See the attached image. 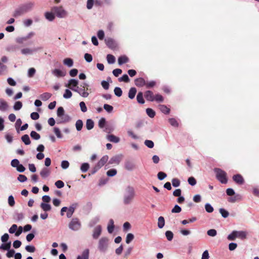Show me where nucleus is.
Here are the masks:
<instances>
[{
	"label": "nucleus",
	"mask_w": 259,
	"mask_h": 259,
	"mask_svg": "<svg viewBox=\"0 0 259 259\" xmlns=\"http://www.w3.org/2000/svg\"><path fill=\"white\" fill-rule=\"evenodd\" d=\"M136 195L134 188L131 186H127L125 189L123 201L124 204H130Z\"/></svg>",
	"instance_id": "1"
},
{
	"label": "nucleus",
	"mask_w": 259,
	"mask_h": 259,
	"mask_svg": "<svg viewBox=\"0 0 259 259\" xmlns=\"http://www.w3.org/2000/svg\"><path fill=\"white\" fill-rule=\"evenodd\" d=\"M109 240L106 237H101L98 241V248L100 252H105L109 246Z\"/></svg>",
	"instance_id": "2"
},
{
	"label": "nucleus",
	"mask_w": 259,
	"mask_h": 259,
	"mask_svg": "<svg viewBox=\"0 0 259 259\" xmlns=\"http://www.w3.org/2000/svg\"><path fill=\"white\" fill-rule=\"evenodd\" d=\"M228 201L231 203H235L241 200L242 196L239 194H235L233 189L228 188Z\"/></svg>",
	"instance_id": "3"
},
{
	"label": "nucleus",
	"mask_w": 259,
	"mask_h": 259,
	"mask_svg": "<svg viewBox=\"0 0 259 259\" xmlns=\"http://www.w3.org/2000/svg\"><path fill=\"white\" fill-rule=\"evenodd\" d=\"M51 11L56 16L60 18H65L67 15V12L62 6H55L51 8Z\"/></svg>",
	"instance_id": "4"
},
{
	"label": "nucleus",
	"mask_w": 259,
	"mask_h": 259,
	"mask_svg": "<svg viewBox=\"0 0 259 259\" xmlns=\"http://www.w3.org/2000/svg\"><path fill=\"white\" fill-rule=\"evenodd\" d=\"M214 171L216 175L217 179L223 184L227 183L226 174L225 171L222 169L215 168L214 169Z\"/></svg>",
	"instance_id": "5"
},
{
	"label": "nucleus",
	"mask_w": 259,
	"mask_h": 259,
	"mask_svg": "<svg viewBox=\"0 0 259 259\" xmlns=\"http://www.w3.org/2000/svg\"><path fill=\"white\" fill-rule=\"evenodd\" d=\"M81 226V222L77 218H73L68 224L69 228L74 231H78Z\"/></svg>",
	"instance_id": "6"
},
{
	"label": "nucleus",
	"mask_w": 259,
	"mask_h": 259,
	"mask_svg": "<svg viewBox=\"0 0 259 259\" xmlns=\"http://www.w3.org/2000/svg\"><path fill=\"white\" fill-rule=\"evenodd\" d=\"M57 116L61 118L60 120H57V123H61L64 122L68 121V117L67 116H64V110L62 107H60L57 109Z\"/></svg>",
	"instance_id": "7"
},
{
	"label": "nucleus",
	"mask_w": 259,
	"mask_h": 259,
	"mask_svg": "<svg viewBox=\"0 0 259 259\" xmlns=\"http://www.w3.org/2000/svg\"><path fill=\"white\" fill-rule=\"evenodd\" d=\"M34 35V32H30L26 36L17 38L16 39V41L18 44H22L25 41H27L28 39L31 38Z\"/></svg>",
	"instance_id": "8"
},
{
	"label": "nucleus",
	"mask_w": 259,
	"mask_h": 259,
	"mask_svg": "<svg viewBox=\"0 0 259 259\" xmlns=\"http://www.w3.org/2000/svg\"><path fill=\"white\" fill-rule=\"evenodd\" d=\"M122 157L123 156L121 154L114 156L110 159L108 163V164H114L118 165L120 162L121 160L122 159Z\"/></svg>",
	"instance_id": "9"
},
{
	"label": "nucleus",
	"mask_w": 259,
	"mask_h": 259,
	"mask_svg": "<svg viewBox=\"0 0 259 259\" xmlns=\"http://www.w3.org/2000/svg\"><path fill=\"white\" fill-rule=\"evenodd\" d=\"M9 109L8 103L3 98H0V111L6 112Z\"/></svg>",
	"instance_id": "10"
},
{
	"label": "nucleus",
	"mask_w": 259,
	"mask_h": 259,
	"mask_svg": "<svg viewBox=\"0 0 259 259\" xmlns=\"http://www.w3.org/2000/svg\"><path fill=\"white\" fill-rule=\"evenodd\" d=\"M78 81L77 79H70L68 81V84H66L65 86L68 87L72 91H74L75 88H79L78 87Z\"/></svg>",
	"instance_id": "11"
},
{
	"label": "nucleus",
	"mask_w": 259,
	"mask_h": 259,
	"mask_svg": "<svg viewBox=\"0 0 259 259\" xmlns=\"http://www.w3.org/2000/svg\"><path fill=\"white\" fill-rule=\"evenodd\" d=\"M39 48L35 49H30L29 48H24L21 50V53L23 55H32L34 52L37 51Z\"/></svg>",
	"instance_id": "12"
},
{
	"label": "nucleus",
	"mask_w": 259,
	"mask_h": 259,
	"mask_svg": "<svg viewBox=\"0 0 259 259\" xmlns=\"http://www.w3.org/2000/svg\"><path fill=\"white\" fill-rule=\"evenodd\" d=\"M102 233V227L100 225L96 226L93 230L92 236L95 239H98Z\"/></svg>",
	"instance_id": "13"
},
{
	"label": "nucleus",
	"mask_w": 259,
	"mask_h": 259,
	"mask_svg": "<svg viewBox=\"0 0 259 259\" xmlns=\"http://www.w3.org/2000/svg\"><path fill=\"white\" fill-rule=\"evenodd\" d=\"M34 6L33 2H28L21 6L25 13L31 11Z\"/></svg>",
	"instance_id": "14"
},
{
	"label": "nucleus",
	"mask_w": 259,
	"mask_h": 259,
	"mask_svg": "<svg viewBox=\"0 0 259 259\" xmlns=\"http://www.w3.org/2000/svg\"><path fill=\"white\" fill-rule=\"evenodd\" d=\"M233 180L238 185H241L244 183L243 177L240 174L235 175L233 176Z\"/></svg>",
	"instance_id": "15"
},
{
	"label": "nucleus",
	"mask_w": 259,
	"mask_h": 259,
	"mask_svg": "<svg viewBox=\"0 0 259 259\" xmlns=\"http://www.w3.org/2000/svg\"><path fill=\"white\" fill-rule=\"evenodd\" d=\"M78 204L76 203L72 204L69 208H67V217L70 218L72 217L75 208L77 207Z\"/></svg>",
	"instance_id": "16"
},
{
	"label": "nucleus",
	"mask_w": 259,
	"mask_h": 259,
	"mask_svg": "<svg viewBox=\"0 0 259 259\" xmlns=\"http://www.w3.org/2000/svg\"><path fill=\"white\" fill-rule=\"evenodd\" d=\"M108 159L109 157L108 155H104L100 159V160L98 162V163L96 165L98 167L101 168L108 161Z\"/></svg>",
	"instance_id": "17"
},
{
	"label": "nucleus",
	"mask_w": 259,
	"mask_h": 259,
	"mask_svg": "<svg viewBox=\"0 0 259 259\" xmlns=\"http://www.w3.org/2000/svg\"><path fill=\"white\" fill-rule=\"evenodd\" d=\"M74 92L78 93L80 96L84 98H86L89 95V93L87 91H85V89L83 88H75Z\"/></svg>",
	"instance_id": "18"
},
{
	"label": "nucleus",
	"mask_w": 259,
	"mask_h": 259,
	"mask_svg": "<svg viewBox=\"0 0 259 259\" xmlns=\"http://www.w3.org/2000/svg\"><path fill=\"white\" fill-rule=\"evenodd\" d=\"M106 45L110 49H114L116 47L115 41L111 38H108L105 40Z\"/></svg>",
	"instance_id": "19"
},
{
	"label": "nucleus",
	"mask_w": 259,
	"mask_h": 259,
	"mask_svg": "<svg viewBox=\"0 0 259 259\" xmlns=\"http://www.w3.org/2000/svg\"><path fill=\"white\" fill-rule=\"evenodd\" d=\"M106 138L109 141L114 143H118L120 141V138L113 135H108Z\"/></svg>",
	"instance_id": "20"
},
{
	"label": "nucleus",
	"mask_w": 259,
	"mask_h": 259,
	"mask_svg": "<svg viewBox=\"0 0 259 259\" xmlns=\"http://www.w3.org/2000/svg\"><path fill=\"white\" fill-rule=\"evenodd\" d=\"M45 17L49 21H53L55 18V15L53 12H46L45 13Z\"/></svg>",
	"instance_id": "21"
},
{
	"label": "nucleus",
	"mask_w": 259,
	"mask_h": 259,
	"mask_svg": "<svg viewBox=\"0 0 259 259\" xmlns=\"http://www.w3.org/2000/svg\"><path fill=\"white\" fill-rule=\"evenodd\" d=\"M52 73L53 75H54L55 76L57 77H63L66 74V73L65 72H63L58 69H55L54 70H53Z\"/></svg>",
	"instance_id": "22"
},
{
	"label": "nucleus",
	"mask_w": 259,
	"mask_h": 259,
	"mask_svg": "<svg viewBox=\"0 0 259 259\" xmlns=\"http://www.w3.org/2000/svg\"><path fill=\"white\" fill-rule=\"evenodd\" d=\"M89 249H84L81 255H78L77 259H89Z\"/></svg>",
	"instance_id": "23"
},
{
	"label": "nucleus",
	"mask_w": 259,
	"mask_h": 259,
	"mask_svg": "<svg viewBox=\"0 0 259 259\" xmlns=\"http://www.w3.org/2000/svg\"><path fill=\"white\" fill-rule=\"evenodd\" d=\"M145 98L147 100L149 101H154V96L153 93L150 91H147L145 94Z\"/></svg>",
	"instance_id": "24"
},
{
	"label": "nucleus",
	"mask_w": 259,
	"mask_h": 259,
	"mask_svg": "<svg viewBox=\"0 0 259 259\" xmlns=\"http://www.w3.org/2000/svg\"><path fill=\"white\" fill-rule=\"evenodd\" d=\"M247 233L246 231H236V235L237 238L241 239L242 240L245 239L246 238Z\"/></svg>",
	"instance_id": "25"
},
{
	"label": "nucleus",
	"mask_w": 259,
	"mask_h": 259,
	"mask_svg": "<svg viewBox=\"0 0 259 259\" xmlns=\"http://www.w3.org/2000/svg\"><path fill=\"white\" fill-rule=\"evenodd\" d=\"M128 62V58L126 56H120L118 59V63L119 65Z\"/></svg>",
	"instance_id": "26"
},
{
	"label": "nucleus",
	"mask_w": 259,
	"mask_h": 259,
	"mask_svg": "<svg viewBox=\"0 0 259 259\" xmlns=\"http://www.w3.org/2000/svg\"><path fill=\"white\" fill-rule=\"evenodd\" d=\"M50 174V170L47 168H44L40 172L41 177L43 178L48 177Z\"/></svg>",
	"instance_id": "27"
},
{
	"label": "nucleus",
	"mask_w": 259,
	"mask_h": 259,
	"mask_svg": "<svg viewBox=\"0 0 259 259\" xmlns=\"http://www.w3.org/2000/svg\"><path fill=\"white\" fill-rule=\"evenodd\" d=\"M85 126L88 130H91L94 126V122L91 119H88L86 121Z\"/></svg>",
	"instance_id": "28"
},
{
	"label": "nucleus",
	"mask_w": 259,
	"mask_h": 259,
	"mask_svg": "<svg viewBox=\"0 0 259 259\" xmlns=\"http://www.w3.org/2000/svg\"><path fill=\"white\" fill-rule=\"evenodd\" d=\"M135 82V84L138 87H143L146 84V82L143 78H137Z\"/></svg>",
	"instance_id": "29"
},
{
	"label": "nucleus",
	"mask_w": 259,
	"mask_h": 259,
	"mask_svg": "<svg viewBox=\"0 0 259 259\" xmlns=\"http://www.w3.org/2000/svg\"><path fill=\"white\" fill-rule=\"evenodd\" d=\"M24 14H25L24 12H23L22 8L20 7L14 11L13 13V16L15 17H17L23 15Z\"/></svg>",
	"instance_id": "30"
},
{
	"label": "nucleus",
	"mask_w": 259,
	"mask_h": 259,
	"mask_svg": "<svg viewBox=\"0 0 259 259\" xmlns=\"http://www.w3.org/2000/svg\"><path fill=\"white\" fill-rule=\"evenodd\" d=\"M114 228V221L112 219H110L107 226L108 232L110 234L112 233L113 232Z\"/></svg>",
	"instance_id": "31"
},
{
	"label": "nucleus",
	"mask_w": 259,
	"mask_h": 259,
	"mask_svg": "<svg viewBox=\"0 0 259 259\" xmlns=\"http://www.w3.org/2000/svg\"><path fill=\"white\" fill-rule=\"evenodd\" d=\"M136 93H137V90L135 88H131L128 92V98L131 99H134L135 97Z\"/></svg>",
	"instance_id": "32"
},
{
	"label": "nucleus",
	"mask_w": 259,
	"mask_h": 259,
	"mask_svg": "<svg viewBox=\"0 0 259 259\" xmlns=\"http://www.w3.org/2000/svg\"><path fill=\"white\" fill-rule=\"evenodd\" d=\"M63 64L68 67H71L73 65V61L72 59L67 58L64 59Z\"/></svg>",
	"instance_id": "33"
},
{
	"label": "nucleus",
	"mask_w": 259,
	"mask_h": 259,
	"mask_svg": "<svg viewBox=\"0 0 259 259\" xmlns=\"http://www.w3.org/2000/svg\"><path fill=\"white\" fill-rule=\"evenodd\" d=\"M40 207L45 211H50L51 209V206L50 204L44 202L40 204Z\"/></svg>",
	"instance_id": "34"
},
{
	"label": "nucleus",
	"mask_w": 259,
	"mask_h": 259,
	"mask_svg": "<svg viewBox=\"0 0 259 259\" xmlns=\"http://www.w3.org/2000/svg\"><path fill=\"white\" fill-rule=\"evenodd\" d=\"M51 96L52 94L51 93L46 92L40 95V98L42 101H47L48 99H49L51 97Z\"/></svg>",
	"instance_id": "35"
},
{
	"label": "nucleus",
	"mask_w": 259,
	"mask_h": 259,
	"mask_svg": "<svg viewBox=\"0 0 259 259\" xmlns=\"http://www.w3.org/2000/svg\"><path fill=\"white\" fill-rule=\"evenodd\" d=\"M160 110L164 114H168L170 111L169 108L167 107L165 105H159Z\"/></svg>",
	"instance_id": "36"
},
{
	"label": "nucleus",
	"mask_w": 259,
	"mask_h": 259,
	"mask_svg": "<svg viewBox=\"0 0 259 259\" xmlns=\"http://www.w3.org/2000/svg\"><path fill=\"white\" fill-rule=\"evenodd\" d=\"M165 225L164 219L163 217H159L158 219V227L159 228H162Z\"/></svg>",
	"instance_id": "37"
},
{
	"label": "nucleus",
	"mask_w": 259,
	"mask_h": 259,
	"mask_svg": "<svg viewBox=\"0 0 259 259\" xmlns=\"http://www.w3.org/2000/svg\"><path fill=\"white\" fill-rule=\"evenodd\" d=\"M135 167L134 164L131 161H126L125 163V168L128 170H132Z\"/></svg>",
	"instance_id": "38"
},
{
	"label": "nucleus",
	"mask_w": 259,
	"mask_h": 259,
	"mask_svg": "<svg viewBox=\"0 0 259 259\" xmlns=\"http://www.w3.org/2000/svg\"><path fill=\"white\" fill-rule=\"evenodd\" d=\"M22 141L26 145H29L31 143L30 138L28 135H24L21 137Z\"/></svg>",
	"instance_id": "39"
},
{
	"label": "nucleus",
	"mask_w": 259,
	"mask_h": 259,
	"mask_svg": "<svg viewBox=\"0 0 259 259\" xmlns=\"http://www.w3.org/2000/svg\"><path fill=\"white\" fill-rule=\"evenodd\" d=\"M18 47L17 45H12L8 46L6 48V50L9 52H14L17 50Z\"/></svg>",
	"instance_id": "40"
},
{
	"label": "nucleus",
	"mask_w": 259,
	"mask_h": 259,
	"mask_svg": "<svg viewBox=\"0 0 259 259\" xmlns=\"http://www.w3.org/2000/svg\"><path fill=\"white\" fill-rule=\"evenodd\" d=\"M90 168V165L88 163H83L80 166V170L82 172H87Z\"/></svg>",
	"instance_id": "41"
},
{
	"label": "nucleus",
	"mask_w": 259,
	"mask_h": 259,
	"mask_svg": "<svg viewBox=\"0 0 259 259\" xmlns=\"http://www.w3.org/2000/svg\"><path fill=\"white\" fill-rule=\"evenodd\" d=\"M83 122L80 119H78L76 121L75 127L77 131H80L82 128Z\"/></svg>",
	"instance_id": "42"
},
{
	"label": "nucleus",
	"mask_w": 259,
	"mask_h": 259,
	"mask_svg": "<svg viewBox=\"0 0 259 259\" xmlns=\"http://www.w3.org/2000/svg\"><path fill=\"white\" fill-rule=\"evenodd\" d=\"M11 246V242H9L8 243H6L5 244H2L0 246V249H3L5 250H9L10 249Z\"/></svg>",
	"instance_id": "43"
},
{
	"label": "nucleus",
	"mask_w": 259,
	"mask_h": 259,
	"mask_svg": "<svg viewBox=\"0 0 259 259\" xmlns=\"http://www.w3.org/2000/svg\"><path fill=\"white\" fill-rule=\"evenodd\" d=\"M137 100L138 103L140 104L144 103V100L143 99V95L142 92L138 93L137 96Z\"/></svg>",
	"instance_id": "44"
},
{
	"label": "nucleus",
	"mask_w": 259,
	"mask_h": 259,
	"mask_svg": "<svg viewBox=\"0 0 259 259\" xmlns=\"http://www.w3.org/2000/svg\"><path fill=\"white\" fill-rule=\"evenodd\" d=\"M237 238L236 231H233L228 236V239L231 241L235 240Z\"/></svg>",
	"instance_id": "45"
},
{
	"label": "nucleus",
	"mask_w": 259,
	"mask_h": 259,
	"mask_svg": "<svg viewBox=\"0 0 259 259\" xmlns=\"http://www.w3.org/2000/svg\"><path fill=\"white\" fill-rule=\"evenodd\" d=\"M23 218L24 215L22 213H16L14 215V219L17 221H21Z\"/></svg>",
	"instance_id": "46"
},
{
	"label": "nucleus",
	"mask_w": 259,
	"mask_h": 259,
	"mask_svg": "<svg viewBox=\"0 0 259 259\" xmlns=\"http://www.w3.org/2000/svg\"><path fill=\"white\" fill-rule=\"evenodd\" d=\"M107 60L109 64H113L115 61V58L112 55L108 54L107 56Z\"/></svg>",
	"instance_id": "47"
},
{
	"label": "nucleus",
	"mask_w": 259,
	"mask_h": 259,
	"mask_svg": "<svg viewBox=\"0 0 259 259\" xmlns=\"http://www.w3.org/2000/svg\"><path fill=\"white\" fill-rule=\"evenodd\" d=\"M72 96V92L68 89H66L63 94V97L65 99H69Z\"/></svg>",
	"instance_id": "48"
},
{
	"label": "nucleus",
	"mask_w": 259,
	"mask_h": 259,
	"mask_svg": "<svg viewBox=\"0 0 259 259\" xmlns=\"http://www.w3.org/2000/svg\"><path fill=\"white\" fill-rule=\"evenodd\" d=\"M146 113L151 118L154 117L155 115V112L151 108H147Z\"/></svg>",
	"instance_id": "49"
},
{
	"label": "nucleus",
	"mask_w": 259,
	"mask_h": 259,
	"mask_svg": "<svg viewBox=\"0 0 259 259\" xmlns=\"http://www.w3.org/2000/svg\"><path fill=\"white\" fill-rule=\"evenodd\" d=\"M30 136L33 139L35 140H38L40 138V135L35 131H32L30 133Z\"/></svg>",
	"instance_id": "50"
},
{
	"label": "nucleus",
	"mask_w": 259,
	"mask_h": 259,
	"mask_svg": "<svg viewBox=\"0 0 259 259\" xmlns=\"http://www.w3.org/2000/svg\"><path fill=\"white\" fill-rule=\"evenodd\" d=\"M22 107V103L20 101H17L15 103L13 108L15 110H19Z\"/></svg>",
	"instance_id": "51"
},
{
	"label": "nucleus",
	"mask_w": 259,
	"mask_h": 259,
	"mask_svg": "<svg viewBox=\"0 0 259 259\" xmlns=\"http://www.w3.org/2000/svg\"><path fill=\"white\" fill-rule=\"evenodd\" d=\"M54 132L58 138L61 139L62 138V135L61 134V131L58 127H55L54 128Z\"/></svg>",
	"instance_id": "52"
},
{
	"label": "nucleus",
	"mask_w": 259,
	"mask_h": 259,
	"mask_svg": "<svg viewBox=\"0 0 259 259\" xmlns=\"http://www.w3.org/2000/svg\"><path fill=\"white\" fill-rule=\"evenodd\" d=\"M22 123V122L20 118H19L16 120L15 126V128H16V131L18 133H19V131H20L19 128H20V126L21 125Z\"/></svg>",
	"instance_id": "53"
},
{
	"label": "nucleus",
	"mask_w": 259,
	"mask_h": 259,
	"mask_svg": "<svg viewBox=\"0 0 259 259\" xmlns=\"http://www.w3.org/2000/svg\"><path fill=\"white\" fill-rule=\"evenodd\" d=\"M114 92L115 95L118 97L121 96L122 94L121 89L119 87H115L114 90Z\"/></svg>",
	"instance_id": "54"
},
{
	"label": "nucleus",
	"mask_w": 259,
	"mask_h": 259,
	"mask_svg": "<svg viewBox=\"0 0 259 259\" xmlns=\"http://www.w3.org/2000/svg\"><path fill=\"white\" fill-rule=\"evenodd\" d=\"M117 174V170L115 169H110L107 171V175L108 177H113Z\"/></svg>",
	"instance_id": "55"
},
{
	"label": "nucleus",
	"mask_w": 259,
	"mask_h": 259,
	"mask_svg": "<svg viewBox=\"0 0 259 259\" xmlns=\"http://www.w3.org/2000/svg\"><path fill=\"white\" fill-rule=\"evenodd\" d=\"M118 80L120 82L124 81L125 82H128L130 81V79L127 74H124L121 77L118 78Z\"/></svg>",
	"instance_id": "56"
},
{
	"label": "nucleus",
	"mask_w": 259,
	"mask_h": 259,
	"mask_svg": "<svg viewBox=\"0 0 259 259\" xmlns=\"http://www.w3.org/2000/svg\"><path fill=\"white\" fill-rule=\"evenodd\" d=\"M8 200L9 205L10 206L13 207L14 206V205L15 204V202L14 198L12 195H10L9 196Z\"/></svg>",
	"instance_id": "57"
},
{
	"label": "nucleus",
	"mask_w": 259,
	"mask_h": 259,
	"mask_svg": "<svg viewBox=\"0 0 259 259\" xmlns=\"http://www.w3.org/2000/svg\"><path fill=\"white\" fill-rule=\"evenodd\" d=\"M165 236L168 241H171L174 237V234L170 231H167L165 232Z\"/></svg>",
	"instance_id": "58"
},
{
	"label": "nucleus",
	"mask_w": 259,
	"mask_h": 259,
	"mask_svg": "<svg viewBox=\"0 0 259 259\" xmlns=\"http://www.w3.org/2000/svg\"><path fill=\"white\" fill-rule=\"evenodd\" d=\"M134 238V236L132 233H128L126 235V243L129 244Z\"/></svg>",
	"instance_id": "59"
},
{
	"label": "nucleus",
	"mask_w": 259,
	"mask_h": 259,
	"mask_svg": "<svg viewBox=\"0 0 259 259\" xmlns=\"http://www.w3.org/2000/svg\"><path fill=\"white\" fill-rule=\"evenodd\" d=\"M104 109L107 112L111 113L113 111V107L111 105L105 104L104 105Z\"/></svg>",
	"instance_id": "60"
},
{
	"label": "nucleus",
	"mask_w": 259,
	"mask_h": 259,
	"mask_svg": "<svg viewBox=\"0 0 259 259\" xmlns=\"http://www.w3.org/2000/svg\"><path fill=\"white\" fill-rule=\"evenodd\" d=\"M79 106L80 108V110L83 112H85L87 111V107L85 105V104L84 102H80L79 103Z\"/></svg>",
	"instance_id": "61"
},
{
	"label": "nucleus",
	"mask_w": 259,
	"mask_h": 259,
	"mask_svg": "<svg viewBox=\"0 0 259 259\" xmlns=\"http://www.w3.org/2000/svg\"><path fill=\"white\" fill-rule=\"evenodd\" d=\"M167 175L165 173L162 171H160L157 174L158 179L161 181L166 177Z\"/></svg>",
	"instance_id": "62"
},
{
	"label": "nucleus",
	"mask_w": 259,
	"mask_h": 259,
	"mask_svg": "<svg viewBox=\"0 0 259 259\" xmlns=\"http://www.w3.org/2000/svg\"><path fill=\"white\" fill-rule=\"evenodd\" d=\"M172 185L175 187H178L180 185V181L177 178H174L171 181Z\"/></svg>",
	"instance_id": "63"
},
{
	"label": "nucleus",
	"mask_w": 259,
	"mask_h": 259,
	"mask_svg": "<svg viewBox=\"0 0 259 259\" xmlns=\"http://www.w3.org/2000/svg\"><path fill=\"white\" fill-rule=\"evenodd\" d=\"M205 208L207 212L210 213L213 211V207L209 203H206L205 205Z\"/></svg>",
	"instance_id": "64"
}]
</instances>
